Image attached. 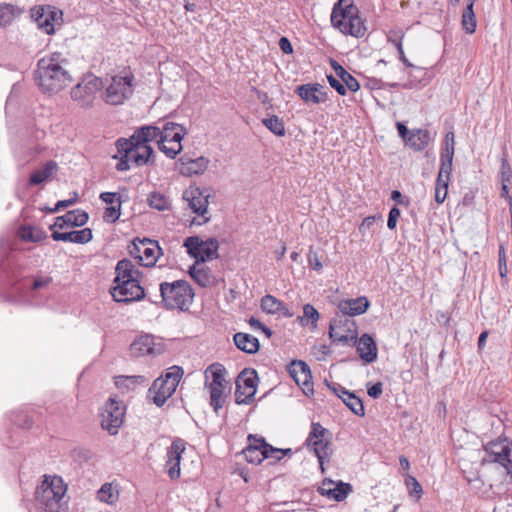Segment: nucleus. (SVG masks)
I'll use <instances>...</instances> for the list:
<instances>
[{"mask_svg":"<svg viewBox=\"0 0 512 512\" xmlns=\"http://www.w3.org/2000/svg\"><path fill=\"white\" fill-rule=\"evenodd\" d=\"M67 59L59 52L45 55L38 60L35 81L45 93H58L68 86L72 78L66 69Z\"/></svg>","mask_w":512,"mask_h":512,"instance_id":"1","label":"nucleus"},{"mask_svg":"<svg viewBox=\"0 0 512 512\" xmlns=\"http://www.w3.org/2000/svg\"><path fill=\"white\" fill-rule=\"evenodd\" d=\"M331 23L344 35L364 36L366 27L353 0H338L332 9Z\"/></svg>","mask_w":512,"mask_h":512,"instance_id":"2","label":"nucleus"},{"mask_svg":"<svg viewBox=\"0 0 512 512\" xmlns=\"http://www.w3.org/2000/svg\"><path fill=\"white\" fill-rule=\"evenodd\" d=\"M119 162L116 165L118 171H127L131 168L130 163L135 166H144L153 164V148L150 144L142 143L140 139L132 140L130 138H119L116 141Z\"/></svg>","mask_w":512,"mask_h":512,"instance_id":"3","label":"nucleus"},{"mask_svg":"<svg viewBox=\"0 0 512 512\" xmlns=\"http://www.w3.org/2000/svg\"><path fill=\"white\" fill-rule=\"evenodd\" d=\"M159 291L160 303L168 310L187 311L195 295L191 285L185 280L162 282Z\"/></svg>","mask_w":512,"mask_h":512,"instance_id":"4","label":"nucleus"},{"mask_svg":"<svg viewBox=\"0 0 512 512\" xmlns=\"http://www.w3.org/2000/svg\"><path fill=\"white\" fill-rule=\"evenodd\" d=\"M184 374L182 367L174 365L158 377L149 389L153 403L161 407L176 391V388Z\"/></svg>","mask_w":512,"mask_h":512,"instance_id":"5","label":"nucleus"},{"mask_svg":"<svg viewBox=\"0 0 512 512\" xmlns=\"http://www.w3.org/2000/svg\"><path fill=\"white\" fill-rule=\"evenodd\" d=\"M330 432L318 422H312L311 430L306 438L305 445L315 453L322 473H325L324 463L329 461L332 455Z\"/></svg>","mask_w":512,"mask_h":512,"instance_id":"6","label":"nucleus"},{"mask_svg":"<svg viewBox=\"0 0 512 512\" xmlns=\"http://www.w3.org/2000/svg\"><path fill=\"white\" fill-rule=\"evenodd\" d=\"M133 82L134 75L130 72L124 75L112 76L103 95L104 101L110 105L123 104L133 95Z\"/></svg>","mask_w":512,"mask_h":512,"instance_id":"7","label":"nucleus"},{"mask_svg":"<svg viewBox=\"0 0 512 512\" xmlns=\"http://www.w3.org/2000/svg\"><path fill=\"white\" fill-rule=\"evenodd\" d=\"M158 148L170 159H174L181 151V141L187 134L186 128L174 122H165L161 127Z\"/></svg>","mask_w":512,"mask_h":512,"instance_id":"8","label":"nucleus"},{"mask_svg":"<svg viewBox=\"0 0 512 512\" xmlns=\"http://www.w3.org/2000/svg\"><path fill=\"white\" fill-rule=\"evenodd\" d=\"M357 336V325L354 320L337 313L330 321L329 338L333 343L355 345Z\"/></svg>","mask_w":512,"mask_h":512,"instance_id":"9","label":"nucleus"},{"mask_svg":"<svg viewBox=\"0 0 512 512\" xmlns=\"http://www.w3.org/2000/svg\"><path fill=\"white\" fill-rule=\"evenodd\" d=\"M184 247L187 249V253L196 260V264L217 259L219 256V243L215 238L203 241L198 236H190L184 240Z\"/></svg>","mask_w":512,"mask_h":512,"instance_id":"10","label":"nucleus"},{"mask_svg":"<svg viewBox=\"0 0 512 512\" xmlns=\"http://www.w3.org/2000/svg\"><path fill=\"white\" fill-rule=\"evenodd\" d=\"M103 86L101 78L92 74L87 75L71 90V98L79 107L87 109L93 106L96 93Z\"/></svg>","mask_w":512,"mask_h":512,"instance_id":"11","label":"nucleus"},{"mask_svg":"<svg viewBox=\"0 0 512 512\" xmlns=\"http://www.w3.org/2000/svg\"><path fill=\"white\" fill-rule=\"evenodd\" d=\"M30 16L37 27L48 35L55 33V25L63 22V11L53 5H36L30 9Z\"/></svg>","mask_w":512,"mask_h":512,"instance_id":"12","label":"nucleus"},{"mask_svg":"<svg viewBox=\"0 0 512 512\" xmlns=\"http://www.w3.org/2000/svg\"><path fill=\"white\" fill-rule=\"evenodd\" d=\"M259 383V377L255 369L245 368L237 377L235 389V401L238 405H249L254 401Z\"/></svg>","mask_w":512,"mask_h":512,"instance_id":"13","label":"nucleus"},{"mask_svg":"<svg viewBox=\"0 0 512 512\" xmlns=\"http://www.w3.org/2000/svg\"><path fill=\"white\" fill-rule=\"evenodd\" d=\"M110 294L113 300L118 303H131L140 301L146 297L150 302L158 303L157 300L152 299L150 293L145 292V289L140 285V280L113 284L110 288Z\"/></svg>","mask_w":512,"mask_h":512,"instance_id":"14","label":"nucleus"},{"mask_svg":"<svg viewBox=\"0 0 512 512\" xmlns=\"http://www.w3.org/2000/svg\"><path fill=\"white\" fill-rule=\"evenodd\" d=\"M125 416L123 402L109 398L100 411L101 427L110 435H116Z\"/></svg>","mask_w":512,"mask_h":512,"instance_id":"15","label":"nucleus"},{"mask_svg":"<svg viewBox=\"0 0 512 512\" xmlns=\"http://www.w3.org/2000/svg\"><path fill=\"white\" fill-rule=\"evenodd\" d=\"M161 248L155 240L144 238L133 241L129 249L130 255L138 260V263L144 267H152L157 262Z\"/></svg>","mask_w":512,"mask_h":512,"instance_id":"16","label":"nucleus"},{"mask_svg":"<svg viewBox=\"0 0 512 512\" xmlns=\"http://www.w3.org/2000/svg\"><path fill=\"white\" fill-rule=\"evenodd\" d=\"M210 194L199 187L190 186L183 192V199L188 203L189 208L202 218V223H208L211 216L208 211Z\"/></svg>","mask_w":512,"mask_h":512,"instance_id":"17","label":"nucleus"},{"mask_svg":"<svg viewBox=\"0 0 512 512\" xmlns=\"http://www.w3.org/2000/svg\"><path fill=\"white\" fill-rule=\"evenodd\" d=\"M66 485L59 476H45L42 483L36 488L35 500L39 504L44 501H48L49 498L53 497H64L66 493Z\"/></svg>","mask_w":512,"mask_h":512,"instance_id":"18","label":"nucleus"},{"mask_svg":"<svg viewBox=\"0 0 512 512\" xmlns=\"http://www.w3.org/2000/svg\"><path fill=\"white\" fill-rule=\"evenodd\" d=\"M185 449L186 442L181 438L174 439L167 449L165 470L171 480H176L180 477L181 455Z\"/></svg>","mask_w":512,"mask_h":512,"instance_id":"19","label":"nucleus"},{"mask_svg":"<svg viewBox=\"0 0 512 512\" xmlns=\"http://www.w3.org/2000/svg\"><path fill=\"white\" fill-rule=\"evenodd\" d=\"M455 152V136L452 131L446 133L440 151V167L437 178L448 179L453 166V158Z\"/></svg>","mask_w":512,"mask_h":512,"instance_id":"20","label":"nucleus"},{"mask_svg":"<svg viewBox=\"0 0 512 512\" xmlns=\"http://www.w3.org/2000/svg\"><path fill=\"white\" fill-rule=\"evenodd\" d=\"M288 372L296 384L307 396L313 394L311 370L308 364L302 360H293L288 366Z\"/></svg>","mask_w":512,"mask_h":512,"instance_id":"21","label":"nucleus"},{"mask_svg":"<svg viewBox=\"0 0 512 512\" xmlns=\"http://www.w3.org/2000/svg\"><path fill=\"white\" fill-rule=\"evenodd\" d=\"M370 306L369 300L365 296H360L352 299L341 300L337 309L339 313L345 317H353L364 314Z\"/></svg>","mask_w":512,"mask_h":512,"instance_id":"22","label":"nucleus"},{"mask_svg":"<svg viewBox=\"0 0 512 512\" xmlns=\"http://www.w3.org/2000/svg\"><path fill=\"white\" fill-rule=\"evenodd\" d=\"M248 440H255L258 442V446H248L243 450V455L247 462L251 464H261L264 459L270 454V444H268L264 438H256V436L249 435Z\"/></svg>","mask_w":512,"mask_h":512,"instance_id":"23","label":"nucleus"},{"mask_svg":"<svg viewBox=\"0 0 512 512\" xmlns=\"http://www.w3.org/2000/svg\"><path fill=\"white\" fill-rule=\"evenodd\" d=\"M140 278L141 272L135 268L131 260L124 258L117 262L113 284L125 283L127 281L133 282L134 280H140Z\"/></svg>","mask_w":512,"mask_h":512,"instance_id":"24","label":"nucleus"},{"mask_svg":"<svg viewBox=\"0 0 512 512\" xmlns=\"http://www.w3.org/2000/svg\"><path fill=\"white\" fill-rule=\"evenodd\" d=\"M351 491L352 487L349 483L339 482L335 485L332 480H324L319 487L321 495L336 501L344 500Z\"/></svg>","mask_w":512,"mask_h":512,"instance_id":"25","label":"nucleus"},{"mask_svg":"<svg viewBox=\"0 0 512 512\" xmlns=\"http://www.w3.org/2000/svg\"><path fill=\"white\" fill-rule=\"evenodd\" d=\"M356 346L359 357L366 363H372L377 359V345L369 334L365 333L360 338L356 337Z\"/></svg>","mask_w":512,"mask_h":512,"instance_id":"26","label":"nucleus"},{"mask_svg":"<svg viewBox=\"0 0 512 512\" xmlns=\"http://www.w3.org/2000/svg\"><path fill=\"white\" fill-rule=\"evenodd\" d=\"M227 371L224 366L220 363H213L207 367L204 371L205 376V387L206 388H219L225 389L226 387V375Z\"/></svg>","mask_w":512,"mask_h":512,"instance_id":"27","label":"nucleus"},{"mask_svg":"<svg viewBox=\"0 0 512 512\" xmlns=\"http://www.w3.org/2000/svg\"><path fill=\"white\" fill-rule=\"evenodd\" d=\"M296 93L305 101L320 104L327 100V93L320 84H303L297 87Z\"/></svg>","mask_w":512,"mask_h":512,"instance_id":"28","label":"nucleus"},{"mask_svg":"<svg viewBox=\"0 0 512 512\" xmlns=\"http://www.w3.org/2000/svg\"><path fill=\"white\" fill-rule=\"evenodd\" d=\"M260 307L263 312L270 315H279L285 318L293 316V312L279 299L271 294H267L261 298Z\"/></svg>","mask_w":512,"mask_h":512,"instance_id":"29","label":"nucleus"},{"mask_svg":"<svg viewBox=\"0 0 512 512\" xmlns=\"http://www.w3.org/2000/svg\"><path fill=\"white\" fill-rule=\"evenodd\" d=\"M51 237L54 241L86 244L92 240V231L90 228H84L82 230H73L70 232L53 231Z\"/></svg>","mask_w":512,"mask_h":512,"instance_id":"30","label":"nucleus"},{"mask_svg":"<svg viewBox=\"0 0 512 512\" xmlns=\"http://www.w3.org/2000/svg\"><path fill=\"white\" fill-rule=\"evenodd\" d=\"M199 264H193L189 268V275L191 278L200 286L203 288L207 287H213L217 284V278L213 274V272L210 270V268L206 266H200Z\"/></svg>","mask_w":512,"mask_h":512,"instance_id":"31","label":"nucleus"},{"mask_svg":"<svg viewBox=\"0 0 512 512\" xmlns=\"http://www.w3.org/2000/svg\"><path fill=\"white\" fill-rule=\"evenodd\" d=\"M180 162L182 165V174L192 176L203 174L207 170L210 160L204 156L195 159L184 156L180 159Z\"/></svg>","mask_w":512,"mask_h":512,"instance_id":"32","label":"nucleus"},{"mask_svg":"<svg viewBox=\"0 0 512 512\" xmlns=\"http://www.w3.org/2000/svg\"><path fill=\"white\" fill-rule=\"evenodd\" d=\"M58 171V165L55 161H47L40 169L33 171L29 177V185L36 186L47 180H50Z\"/></svg>","mask_w":512,"mask_h":512,"instance_id":"33","label":"nucleus"},{"mask_svg":"<svg viewBox=\"0 0 512 512\" xmlns=\"http://www.w3.org/2000/svg\"><path fill=\"white\" fill-rule=\"evenodd\" d=\"M233 339L236 347L247 354H255L260 349L259 340L251 334L238 332Z\"/></svg>","mask_w":512,"mask_h":512,"instance_id":"34","label":"nucleus"},{"mask_svg":"<svg viewBox=\"0 0 512 512\" xmlns=\"http://www.w3.org/2000/svg\"><path fill=\"white\" fill-rule=\"evenodd\" d=\"M154 339L152 336L143 335L137 338L130 345V353L134 357L154 354Z\"/></svg>","mask_w":512,"mask_h":512,"instance_id":"35","label":"nucleus"},{"mask_svg":"<svg viewBox=\"0 0 512 512\" xmlns=\"http://www.w3.org/2000/svg\"><path fill=\"white\" fill-rule=\"evenodd\" d=\"M431 141L430 132L425 129L412 130L405 144L414 151L424 150Z\"/></svg>","mask_w":512,"mask_h":512,"instance_id":"36","label":"nucleus"},{"mask_svg":"<svg viewBox=\"0 0 512 512\" xmlns=\"http://www.w3.org/2000/svg\"><path fill=\"white\" fill-rule=\"evenodd\" d=\"M24 13V8L10 4H0V27L6 28L10 26L15 19L19 18Z\"/></svg>","mask_w":512,"mask_h":512,"instance_id":"37","label":"nucleus"},{"mask_svg":"<svg viewBox=\"0 0 512 512\" xmlns=\"http://www.w3.org/2000/svg\"><path fill=\"white\" fill-rule=\"evenodd\" d=\"M161 127L154 125L142 126L134 131L132 140L140 139L142 143L150 144L154 140H159L161 135Z\"/></svg>","mask_w":512,"mask_h":512,"instance_id":"38","label":"nucleus"},{"mask_svg":"<svg viewBox=\"0 0 512 512\" xmlns=\"http://www.w3.org/2000/svg\"><path fill=\"white\" fill-rule=\"evenodd\" d=\"M320 318L319 312L311 304H305L303 306V315L298 317V320L302 326L310 325L312 329L317 328V323Z\"/></svg>","mask_w":512,"mask_h":512,"instance_id":"39","label":"nucleus"},{"mask_svg":"<svg viewBox=\"0 0 512 512\" xmlns=\"http://www.w3.org/2000/svg\"><path fill=\"white\" fill-rule=\"evenodd\" d=\"M20 237L25 242L38 243L46 238V233L42 229L27 225L20 228Z\"/></svg>","mask_w":512,"mask_h":512,"instance_id":"40","label":"nucleus"},{"mask_svg":"<svg viewBox=\"0 0 512 512\" xmlns=\"http://www.w3.org/2000/svg\"><path fill=\"white\" fill-rule=\"evenodd\" d=\"M66 223H68L69 226L72 227H81L84 226L88 219L89 215L87 212L81 209H75L68 211L65 214Z\"/></svg>","mask_w":512,"mask_h":512,"instance_id":"41","label":"nucleus"},{"mask_svg":"<svg viewBox=\"0 0 512 512\" xmlns=\"http://www.w3.org/2000/svg\"><path fill=\"white\" fill-rule=\"evenodd\" d=\"M263 125L276 136L285 135V126L282 119L277 115H272L262 120Z\"/></svg>","mask_w":512,"mask_h":512,"instance_id":"42","label":"nucleus"},{"mask_svg":"<svg viewBox=\"0 0 512 512\" xmlns=\"http://www.w3.org/2000/svg\"><path fill=\"white\" fill-rule=\"evenodd\" d=\"M342 401L357 416H364V406L362 400L354 393L349 392Z\"/></svg>","mask_w":512,"mask_h":512,"instance_id":"43","label":"nucleus"},{"mask_svg":"<svg viewBox=\"0 0 512 512\" xmlns=\"http://www.w3.org/2000/svg\"><path fill=\"white\" fill-rule=\"evenodd\" d=\"M63 497H51L48 501L37 504L41 512H63Z\"/></svg>","mask_w":512,"mask_h":512,"instance_id":"44","label":"nucleus"},{"mask_svg":"<svg viewBox=\"0 0 512 512\" xmlns=\"http://www.w3.org/2000/svg\"><path fill=\"white\" fill-rule=\"evenodd\" d=\"M210 392V405L212 406L214 412L218 414L219 410L223 407L225 403L224 390L215 387L208 388Z\"/></svg>","mask_w":512,"mask_h":512,"instance_id":"45","label":"nucleus"},{"mask_svg":"<svg viewBox=\"0 0 512 512\" xmlns=\"http://www.w3.org/2000/svg\"><path fill=\"white\" fill-rule=\"evenodd\" d=\"M121 196L117 198V205L109 206L105 209L103 214V220L106 223H115L121 216Z\"/></svg>","mask_w":512,"mask_h":512,"instance_id":"46","label":"nucleus"},{"mask_svg":"<svg viewBox=\"0 0 512 512\" xmlns=\"http://www.w3.org/2000/svg\"><path fill=\"white\" fill-rule=\"evenodd\" d=\"M404 34L399 36H392L391 34L388 36V41L391 42L397 49L399 60L407 67H414V65L407 59L404 53L402 39Z\"/></svg>","mask_w":512,"mask_h":512,"instance_id":"47","label":"nucleus"},{"mask_svg":"<svg viewBox=\"0 0 512 512\" xmlns=\"http://www.w3.org/2000/svg\"><path fill=\"white\" fill-rule=\"evenodd\" d=\"M450 181L448 179L436 178L435 183V201L438 204H442L448 194V187Z\"/></svg>","mask_w":512,"mask_h":512,"instance_id":"48","label":"nucleus"},{"mask_svg":"<svg viewBox=\"0 0 512 512\" xmlns=\"http://www.w3.org/2000/svg\"><path fill=\"white\" fill-rule=\"evenodd\" d=\"M147 201L150 207L157 209L158 211H164L168 208V201L166 197L159 192L150 193Z\"/></svg>","mask_w":512,"mask_h":512,"instance_id":"49","label":"nucleus"},{"mask_svg":"<svg viewBox=\"0 0 512 512\" xmlns=\"http://www.w3.org/2000/svg\"><path fill=\"white\" fill-rule=\"evenodd\" d=\"M337 77L340 78V81L345 85L347 89H349L352 92H356L360 88V84L357 81L355 77H353L349 72H347L345 69L341 70Z\"/></svg>","mask_w":512,"mask_h":512,"instance_id":"50","label":"nucleus"},{"mask_svg":"<svg viewBox=\"0 0 512 512\" xmlns=\"http://www.w3.org/2000/svg\"><path fill=\"white\" fill-rule=\"evenodd\" d=\"M97 497L100 501L107 504H112L117 499V496L114 494L112 484L110 483H105L102 485L97 493Z\"/></svg>","mask_w":512,"mask_h":512,"instance_id":"51","label":"nucleus"},{"mask_svg":"<svg viewBox=\"0 0 512 512\" xmlns=\"http://www.w3.org/2000/svg\"><path fill=\"white\" fill-rule=\"evenodd\" d=\"M511 449L508 445H504L499 452H493V462L500 464L502 467H506L510 463Z\"/></svg>","mask_w":512,"mask_h":512,"instance_id":"52","label":"nucleus"},{"mask_svg":"<svg viewBox=\"0 0 512 512\" xmlns=\"http://www.w3.org/2000/svg\"><path fill=\"white\" fill-rule=\"evenodd\" d=\"M405 484L408 487L411 496H415L417 499L421 498L423 490L415 477L408 475L405 478Z\"/></svg>","mask_w":512,"mask_h":512,"instance_id":"53","label":"nucleus"},{"mask_svg":"<svg viewBox=\"0 0 512 512\" xmlns=\"http://www.w3.org/2000/svg\"><path fill=\"white\" fill-rule=\"evenodd\" d=\"M51 283L52 277L38 275L33 279L31 284L29 285V288L31 291H37L43 288H47Z\"/></svg>","mask_w":512,"mask_h":512,"instance_id":"54","label":"nucleus"},{"mask_svg":"<svg viewBox=\"0 0 512 512\" xmlns=\"http://www.w3.org/2000/svg\"><path fill=\"white\" fill-rule=\"evenodd\" d=\"M498 270L501 278H506L508 269H507V260H506V254L505 249L503 245L499 246L498 251Z\"/></svg>","mask_w":512,"mask_h":512,"instance_id":"55","label":"nucleus"},{"mask_svg":"<svg viewBox=\"0 0 512 512\" xmlns=\"http://www.w3.org/2000/svg\"><path fill=\"white\" fill-rule=\"evenodd\" d=\"M461 24L463 29L469 33L472 34L476 30V17L475 15L471 14H462V20Z\"/></svg>","mask_w":512,"mask_h":512,"instance_id":"56","label":"nucleus"},{"mask_svg":"<svg viewBox=\"0 0 512 512\" xmlns=\"http://www.w3.org/2000/svg\"><path fill=\"white\" fill-rule=\"evenodd\" d=\"M78 200V193L77 192H73V197L70 198V199H67V200H60L56 203L55 207L53 208H47L46 210L49 212V213H55L57 211H59L60 209H63V208H67L69 206H72L74 205Z\"/></svg>","mask_w":512,"mask_h":512,"instance_id":"57","label":"nucleus"},{"mask_svg":"<svg viewBox=\"0 0 512 512\" xmlns=\"http://www.w3.org/2000/svg\"><path fill=\"white\" fill-rule=\"evenodd\" d=\"M500 174L501 183L512 184V169L507 159L502 160Z\"/></svg>","mask_w":512,"mask_h":512,"instance_id":"58","label":"nucleus"},{"mask_svg":"<svg viewBox=\"0 0 512 512\" xmlns=\"http://www.w3.org/2000/svg\"><path fill=\"white\" fill-rule=\"evenodd\" d=\"M400 215H401V211L398 207L394 206L390 209L389 215H388V220H387V227L390 230H394L396 228L397 220L400 217Z\"/></svg>","mask_w":512,"mask_h":512,"instance_id":"59","label":"nucleus"},{"mask_svg":"<svg viewBox=\"0 0 512 512\" xmlns=\"http://www.w3.org/2000/svg\"><path fill=\"white\" fill-rule=\"evenodd\" d=\"M377 220H382V216L373 215L365 217L359 226V231L364 234L367 230H370Z\"/></svg>","mask_w":512,"mask_h":512,"instance_id":"60","label":"nucleus"},{"mask_svg":"<svg viewBox=\"0 0 512 512\" xmlns=\"http://www.w3.org/2000/svg\"><path fill=\"white\" fill-rule=\"evenodd\" d=\"M328 83L332 88H334L340 95H346V87L345 85L333 75L327 76Z\"/></svg>","mask_w":512,"mask_h":512,"instance_id":"61","label":"nucleus"},{"mask_svg":"<svg viewBox=\"0 0 512 512\" xmlns=\"http://www.w3.org/2000/svg\"><path fill=\"white\" fill-rule=\"evenodd\" d=\"M308 264L309 267L315 271H320L323 267L317 252H314L312 250H310L308 254Z\"/></svg>","mask_w":512,"mask_h":512,"instance_id":"62","label":"nucleus"},{"mask_svg":"<svg viewBox=\"0 0 512 512\" xmlns=\"http://www.w3.org/2000/svg\"><path fill=\"white\" fill-rule=\"evenodd\" d=\"M119 196L120 195L115 192H102L99 198L106 204L112 206L114 203H117V198Z\"/></svg>","mask_w":512,"mask_h":512,"instance_id":"63","label":"nucleus"},{"mask_svg":"<svg viewBox=\"0 0 512 512\" xmlns=\"http://www.w3.org/2000/svg\"><path fill=\"white\" fill-rule=\"evenodd\" d=\"M383 391V385L381 382H377L372 386L368 387L367 393L370 397L377 399L381 396Z\"/></svg>","mask_w":512,"mask_h":512,"instance_id":"64","label":"nucleus"}]
</instances>
